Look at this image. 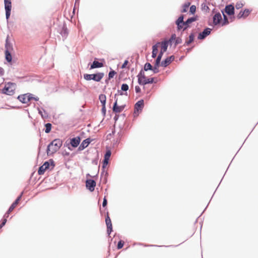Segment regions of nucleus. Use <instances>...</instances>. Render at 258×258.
<instances>
[{
    "label": "nucleus",
    "instance_id": "1",
    "mask_svg": "<svg viewBox=\"0 0 258 258\" xmlns=\"http://www.w3.org/2000/svg\"><path fill=\"white\" fill-rule=\"evenodd\" d=\"M138 82L140 85L143 86V90H146V85L148 84L156 83L157 80H155L154 78H147L144 72L141 71L137 76Z\"/></svg>",
    "mask_w": 258,
    "mask_h": 258
},
{
    "label": "nucleus",
    "instance_id": "43",
    "mask_svg": "<svg viewBox=\"0 0 258 258\" xmlns=\"http://www.w3.org/2000/svg\"><path fill=\"white\" fill-rule=\"evenodd\" d=\"M107 199L106 198V197H105L103 199V203H102V206L103 207H105L107 205Z\"/></svg>",
    "mask_w": 258,
    "mask_h": 258
},
{
    "label": "nucleus",
    "instance_id": "22",
    "mask_svg": "<svg viewBox=\"0 0 258 258\" xmlns=\"http://www.w3.org/2000/svg\"><path fill=\"white\" fill-rule=\"evenodd\" d=\"M5 56L6 59L8 62H11L12 59V57L10 52H8V50H5Z\"/></svg>",
    "mask_w": 258,
    "mask_h": 258
},
{
    "label": "nucleus",
    "instance_id": "35",
    "mask_svg": "<svg viewBox=\"0 0 258 258\" xmlns=\"http://www.w3.org/2000/svg\"><path fill=\"white\" fill-rule=\"evenodd\" d=\"M124 245V242L122 240H120L117 244V248L120 249Z\"/></svg>",
    "mask_w": 258,
    "mask_h": 258
},
{
    "label": "nucleus",
    "instance_id": "45",
    "mask_svg": "<svg viewBox=\"0 0 258 258\" xmlns=\"http://www.w3.org/2000/svg\"><path fill=\"white\" fill-rule=\"evenodd\" d=\"M135 91H136V92L137 93H140V92H141V90L140 87L139 86H136L135 87Z\"/></svg>",
    "mask_w": 258,
    "mask_h": 258
},
{
    "label": "nucleus",
    "instance_id": "41",
    "mask_svg": "<svg viewBox=\"0 0 258 258\" xmlns=\"http://www.w3.org/2000/svg\"><path fill=\"white\" fill-rule=\"evenodd\" d=\"M111 156V152L110 151H107L106 152V154H105L104 157L105 158L109 159L110 157Z\"/></svg>",
    "mask_w": 258,
    "mask_h": 258
},
{
    "label": "nucleus",
    "instance_id": "46",
    "mask_svg": "<svg viewBox=\"0 0 258 258\" xmlns=\"http://www.w3.org/2000/svg\"><path fill=\"white\" fill-rule=\"evenodd\" d=\"M102 112L105 114L106 113V107L105 104H102Z\"/></svg>",
    "mask_w": 258,
    "mask_h": 258
},
{
    "label": "nucleus",
    "instance_id": "3",
    "mask_svg": "<svg viewBox=\"0 0 258 258\" xmlns=\"http://www.w3.org/2000/svg\"><path fill=\"white\" fill-rule=\"evenodd\" d=\"M176 38V35L175 34H173L170 38L168 40H165L160 43V47H161V49L160 51V53L163 54L164 52L166 51L167 49V47L169 43H172L173 40H175Z\"/></svg>",
    "mask_w": 258,
    "mask_h": 258
},
{
    "label": "nucleus",
    "instance_id": "24",
    "mask_svg": "<svg viewBox=\"0 0 258 258\" xmlns=\"http://www.w3.org/2000/svg\"><path fill=\"white\" fill-rule=\"evenodd\" d=\"M195 35L193 33H191L189 36L188 39L186 41V43L187 45L192 42L194 40Z\"/></svg>",
    "mask_w": 258,
    "mask_h": 258
},
{
    "label": "nucleus",
    "instance_id": "27",
    "mask_svg": "<svg viewBox=\"0 0 258 258\" xmlns=\"http://www.w3.org/2000/svg\"><path fill=\"white\" fill-rule=\"evenodd\" d=\"M5 47H6V50H8V52H10L11 51H12L13 50L12 45L8 42L7 40L6 41Z\"/></svg>",
    "mask_w": 258,
    "mask_h": 258
},
{
    "label": "nucleus",
    "instance_id": "5",
    "mask_svg": "<svg viewBox=\"0 0 258 258\" xmlns=\"http://www.w3.org/2000/svg\"><path fill=\"white\" fill-rule=\"evenodd\" d=\"M224 20L222 22V16L220 13H216L213 17V23L215 25H217L221 23L222 26L225 25L228 23V19L226 16L223 14Z\"/></svg>",
    "mask_w": 258,
    "mask_h": 258
},
{
    "label": "nucleus",
    "instance_id": "50",
    "mask_svg": "<svg viewBox=\"0 0 258 258\" xmlns=\"http://www.w3.org/2000/svg\"><path fill=\"white\" fill-rule=\"evenodd\" d=\"M157 67L155 66V67L153 69L154 73H157L158 72V69Z\"/></svg>",
    "mask_w": 258,
    "mask_h": 258
},
{
    "label": "nucleus",
    "instance_id": "9",
    "mask_svg": "<svg viewBox=\"0 0 258 258\" xmlns=\"http://www.w3.org/2000/svg\"><path fill=\"white\" fill-rule=\"evenodd\" d=\"M22 195H21L19 197L17 198L16 201L12 204V205L9 208L7 212L5 214V217H8L9 216V214L14 210V209L18 205L19 201L21 199Z\"/></svg>",
    "mask_w": 258,
    "mask_h": 258
},
{
    "label": "nucleus",
    "instance_id": "37",
    "mask_svg": "<svg viewBox=\"0 0 258 258\" xmlns=\"http://www.w3.org/2000/svg\"><path fill=\"white\" fill-rule=\"evenodd\" d=\"M196 10V7L195 6L192 5L190 7V12L191 14H194Z\"/></svg>",
    "mask_w": 258,
    "mask_h": 258
},
{
    "label": "nucleus",
    "instance_id": "51",
    "mask_svg": "<svg viewBox=\"0 0 258 258\" xmlns=\"http://www.w3.org/2000/svg\"><path fill=\"white\" fill-rule=\"evenodd\" d=\"M4 74V70L2 68H0V76L3 75Z\"/></svg>",
    "mask_w": 258,
    "mask_h": 258
},
{
    "label": "nucleus",
    "instance_id": "4",
    "mask_svg": "<svg viewBox=\"0 0 258 258\" xmlns=\"http://www.w3.org/2000/svg\"><path fill=\"white\" fill-rule=\"evenodd\" d=\"M104 74L102 73H99L95 74H84V78L85 80L89 81L93 80L96 82H99L103 78Z\"/></svg>",
    "mask_w": 258,
    "mask_h": 258
},
{
    "label": "nucleus",
    "instance_id": "40",
    "mask_svg": "<svg viewBox=\"0 0 258 258\" xmlns=\"http://www.w3.org/2000/svg\"><path fill=\"white\" fill-rule=\"evenodd\" d=\"M8 217H5V215H4V219L1 224H0V228H2L3 226H4L7 222V218Z\"/></svg>",
    "mask_w": 258,
    "mask_h": 258
},
{
    "label": "nucleus",
    "instance_id": "33",
    "mask_svg": "<svg viewBox=\"0 0 258 258\" xmlns=\"http://www.w3.org/2000/svg\"><path fill=\"white\" fill-rule=\"evenodd\" d=\"M116 74V72L114 71H111L108 74V78L109 79H110L114 76L115 74Z\"/></svg>",
    "mask_w": 258,
    "mask_h": 258
},
{
    "label": "nucleus",
    "instance_id": "6",
    "mask_svg": "<svg viewBox=\"0 0 258 258\" xmlns=\"http://www.w3.org/2000/svg\"><path fill=\"white\" fill-rule=\"evenodd\" d=\"M16 85L14 83H8L2 90L4 94L8 95H13L15 93Z\"/></svg>",
    "mask_w": 258,
    "mask_h": 258
},
{
    "label": "nucleus",
    "instance_id": "16",
    "mask_svg": "<svg viewBox=\"0 0 258 258\" xmlns=\"http://www.w3.org/2000/svg\"><path fill=\"white\" fill-rule=\"evenodd\" d=\"M81 142V138L77 137L71 139L70 144L73 147H78Z\"/></svg>",
    "mask_w": 258,
    "mask_h": 258
},
{
    "label": "nucleus",
    "instance_id": "44",
    "mask_svg": "<svg viewBox=\"0 0 258 258\" xmlns=\"http://www.w3.org/2000/svg\"><path fill=\"white\" fill-rule=\"evenodd\" d=\"M177 25V28L178 30H180L182 28L184 29V27H185V25H182V23H177L176 24Z\"/></svg>",
    "mask_w": 258,
    "mask_h": 258
},
{
    "label": "nucleus",
    "instance_id": "42",
    "mask_svg": "<svg viewBox=\"0 0 258 258\" xmlns=\"http://www.w3.org/2000/svg\"><path fill=\"white\" fill-rule=\"evenodd\" d=\"M237 18L238 19H240V18H244V15H243V12H242V11H240V12H239V14L237 15Z\"/></svg>",
    "mask_w": 258,
    "mask_h": 258
},
{
    "label": "nucleus",
    "instance_id": "29",
    "mask_svg": "<svg viewBox=\"0 0 258 258\" xmlns=\"http://www.w3.org/2000/svg\"><path fill=\"white\" fill-rule=\"evenodd\" d=\"M190 3L189 2L184 4L183 6V10L182 11V12H183V13L186 12L189 7V6H190Z\"/></svg>",
    "mask_w": 258,
    "mask_h": 258
},
{
    "label": "nucleus",
    "instance_id": "11",
    "mask_svg": "<svg viewBox=\"0 0 258 258\" xmlns=\"http://www.w3.org/2000/svg\"><path fill=\"white\" fill-rule=\"evenodd\" d=\"M49 163L48 162H45L41 166H40L38 171L39 175H42L44 173L45 171L49 168Z\"/></svg>",
    "mask_w": 258,
    "mask_h": 258
},
{
    "label": "nucleus",
    "instance_id": "14",
    "mask_svg": "<svg viewBox=\"0 0 258 258\" xmlns=\"http://www.w3.org/2000/svg\"><path fill=\"white\" fill-rule=\"evenodd\" d=\"M211 33V29L207 28L203 32L200 33L198 36L199 39H203Z\"/></svg>",
    "mask_w": 258,
    "mask_h": 258
},
{
    "label": "nucleus",
    "instance_id": "34",
    "mask_svg": "<svg viewBox=\"0 0 258 258\" xmlns=\"http://www.w3.org/2000/svg\"><path fill=\"white\" fill-rule=\"evenodd\" d=\"M243 14L244 15V18H246L250 13V11L248 9H245L244 11H242Z\"/></svg>",
    "mask_w": 258,
    "mask_h": 258
},
{
    "label": "nucleus",
    "instance_id": "20",
    "mask_svg": "<svg viewBox=\"0 0 258 258\" xmlns=\"http://www.w3.org/2000/svg\"><path fill=\"white\" fill-rule=\"evenodd\" d=\"M103 67V64L102 62H99L98 61L94 60L93 63L91 64L90 69H93L95 68H99Z\"/></svg>",
    "mask_w": 258,
    "mask_h": 258
},
{
    "label": "nucleus",
    "instance_id": "23",
    "mask_svg": "<svg viewBox=\"0 0 258 258\" xmlns=\"http://www.w3.org/2000/svg\"><path fill=\"white\" fill-rule=\"evenodd\" d=\"M99 99L102 104H106V97L104 94H100L99 96Z\"/></svg>",
    "mask_w": 258,
    "mask_h": 258
},
{
    "label": "nucleus",
    "instance_id": "36",
    "mask_svg": "<svg viewBox=\"0 0 258 258\" xmlns=\"http://www.w3.org/2000/svg\"><path fill=\"white\" fill-rule=\"evenodd\" d=\"M153 88V87H150L149 86L146 85V90H144L146 93H149V92H150V91H151V90Z\"/></svg>",
    "mask_w": 258,
    "mask_h": 258
},
{
    "label": "nucleus",
    "instance_id": "8",
    "mask_svg": "<svg viewBox=\"0 0 258 258\" xmlns=\"http://www.w3.org/2000/svg\"><path fill=\"white\" fill-rule=\"evenodd\" d=\"M125 106V105H119L117 103V99H116L112 108L113 112L115 114L119 113L123 110Z\"/></svg>",
    "mask_w": 258,
    "mask_h": 258
},
{
    "label": "nucleus",
    "instance_id": "15",
    "mask_svg": "<svg viewBox=\"0 0 258 258\" xmlns=\"http://www.w3.org/2000/svg\"><path fill=\"white\" fill-rule=\"evenodd\" d=\"M144 107V101L143 100H141L138 101L135 105V113L136 111L139 112V111H141Z\"/></svg>",
    "mask_w": 258,
    "mask_h": 258
},
{
    "label": "nucleus",
    "instance_id": "39",
    "mask_svg": "<svg viewBox=\"0 0 258 258\" xmlns=\"http://www.w3.org/2000/svg\"><path fill=\"white\" fill-rule=\"evenodd\" d=\"M8 217H5V215H4V219L1 224H0V228H2L3 226H4L7 222V218Z\"/></svg>",
    "mask_w": 258,
    "mask_h": 258
},
{
    "label": "nucleus",
    "instance_id": "32",
    "mask_svg": "<svg viewBox=\"0 0 258 258\" xmlns=\"http://www.w3.org/2000/svg\"><path fill=\"white\" fill-rule=\"evenodd\" d=\"M121 89L122 91H126L128 89V86L126 84H123L121 85Z\"/></svg>",
    "mask_w": 258,
    "mask_h": 258
},
{
    "label": "nucleus",
    "instance_id": "12",
    "mask_svg": "<svg viewBox=\"0 0 258 258\" xmlns=\"http://www.w3.org/2000/svg\"><path fill=\"white\" fill-rule=\"evenodd\" d=\"M87 187L91 191H93L94 190L95 187L96 186V182L92 179L87 180L86 182Z\"/></svg>",
    "mask_w": 258,
    "mask_h": 258
},
{
    "label": "nucleus",
    "instance_id": "13",
    "mask_svg": "<svg viewBox=\"0 0 258 258\" xmlns=\"http://www.w3.org/2000/svg\"><path fill=\"white\" fill-rule=\"evenodd\" d=\"M105 222L107 228V232L109 234L112 230V226L111 219L108 215V213H107V216L105 218Z\"/></svg>",
    "mask_w": 258,
    "mask_h": 258
},
{
    "label": "nucleus",
    "instance_id": "18",
    "mask_svg": "<svg viewBox=\"0 0 258 258\" xmlns=\"http://www.w3.org/2000/svg\"><path fill=\"white\" fill-rule=\"evenodd\" d=\"M225 12L228 15H232L234 13V7L231 5L227 6L225 7Z\"/></svg>",
    "mask_w": 258,
    "mask_h": 258
},
{
    "label": "nucleus",
    "instance_id": "49",
    "mask_svg": "<svg viewBox=\"0 0 258 258\" xmlns=\"http://www.w3.org/2000/svg\"><path fill=\"white\" fill-rule=\"evenodd\" d=\"M128 60H125L124 61V63H123V64H122V66L121 68H125L126 66L128 64Z\"/></svg>",
    "mask_w": 258,
    "mask_h": 258
},
{
    "label": "nucleus",
    "instance_id": "28",
    "mask_svg": "<svg viewBox=\"0 0 258 258\" xmlns=\"http://www.w3.org/2000/svg\"><path fill=\"white\" fill-rule=\"evenodd\" d=\"M45 132L46 133H49L50 132L51 129V124L50 123H47L45 124Z\"/></svg>",
    "mask_w": 258,
    "mask_h": 258
},
{
    "label": "nucleus",
    "instance_id": "26",
    "mask_svg": "<svg viewBox=\"0 0 258 258\" xmlns=\"http://www.w3.org/2000/svg\"><path fill=\"white\" fill-rule=\"evenodd\" d=\"M160 47V43H157L156 44L152 47V52H154L156 53L158 52V48Z\"/></svg>",
    "mask_w": 258,
    "mask_h": 258
},
{
    "label": "nucleus",
    "instance_id": "30",
    "mask_svg": "<svg viewBox=\"0 0 258 258\" xmlns=\"http://www.w3.org/2000/svg\"><path fill=\"white\" fill-rule=\"evenodd\" d=\"M144 70L146 71L152 70V66L150 63H146L144 66Z\"/></svg>",
    "mask_w": 258,
    "mask_h": 258
},
{
    "label": "nucleus",
    "instance_id": "7",
    "mask_svg": "<svg viewBox=\"0 0 258 258\" xmlns=\"http://www.w3.org/2000/svg\"><path fill=\"white\" fill-rule=\"evenodd\" d=\"M5 9L6 10V19L8 20L11 15L12 9L11 0H4Z\"/></svg>",
    "mask_w": 258,
    "mask_h": 258
},
{
    "label": "nucleus",
    "instance_id": "10",
    "mask_svg": "<svg viewBox=\"0 0 258 258\" xmlns=\"http://www.w3.org/2000/svg\"><path fill=\"white\" fill-rule=\"evenodd\" d=\"M32 98L29 94L21 95L18 97V99L23 103H28Z\"/></svg>",
    "mask_w": 258,
    "mask_h": 258
},
{
    "label": "nucleus",
    "instance_id": "2",
    "mask_svg": "<svg viewBox=\"0 0 258 258\" xmlns=\"http://www.w3.org/2000/svg\"><path fill=\"white\" fill-rule=\"evenodd\" d=\"M62 145V141L59 139H56L52 141L48 146L47 149V154H52L57 151Z\"/></svg>",
    "mask_w": 258,
    "mask_h": 258
},
{
    "label": "nucleus",
    "instance_id": "47",
    "mask_svg": "<svg viewBox=\"0 0 258 258\" xmlns=\"http://www.w3.org/2000/svg\"><path fill=\"white\" fill-rule=\"evenodd\" d=\"M108 160H109L108 159L104 158V161H103V167H104V166L105 165H107L108 164Z\"/></svg>",
    "mask_w": 258,
    "mask_h": 258
},
{
    "label": "nucleus",
    "instance_id": "17",
    "mask_svg": "<svg viewBox=\"0 0 258 258\" xmlns=\"http://www.w3.org/2000/svg\"><path fill=\"white\" fill-rule=\"evenodd\" d=\"M90 143V139L89 138H88L85 140H84L81 144L79 147L78 150L79 151H82L84 150L85 148L88 147V146Z\"/></svg>",
    "mask_w": 258,
    "mask_h": 258
},
{
    "label": "nucleus",
    "instance_id": "38",
    "mask_svg": "<svg viewBox=\"0 0 258 258\" xmlns=\"http://www.w3.org/2000/svg\"><path fill=\"white\" fill-rule=\"evenodd\" d=\"M243 4L241 3H237L235 5V8L237 9H240L243 7Z\"/></svg>",
    "mask_w": 258,
    "mask_h": 258
},
{
    "label": "nucleus",
    "instance_id": "48",
    "mask_svg": "<svg viewBox=\"0 0 258 258\" xmlns=\"http://www.w3.org/2000/svg\"><path fill=\"white\" fill-rule=\"evenodd\" d=\"M174 41H175V45H177V44H178V43H180V39L179 38H176L175 40H173V42Z\"/></svg>",
    "mask_w": 258,
    "mask_h": 258
},
{
    "label": "nucleus",
    "instance_id": "19",
    "mask_svg": "<svg viewBox=\"0 0 258 258\" xmlns=\"http://www.w3.org/2000/svg\"><path fill=\"white\" fill-rule=\"evenodd\" d=\"M174 59L173 56L167 57L164 61L161 62V66L163 67H167L169 65L172 60Z\"/></svg>",
    "mask_w": 258,
    "mask_h": 258
},
{
    "label": "nucleus",
    "instance_id": "53",
    "mask_svg": "<svg viewBox=\"0 0 258 258\" xmlns=\"http://www.w3.org/2000/svg\"><path fill=\"white\" fill-rule=\"evenodd\" d=\"M117 118H118V116H117L116 115H115V116L114 117V119L115 120H117Z\"/></svg>",
    "mask_w": 258,
    "mask_h": 258
},
{
    "label": "nucleus",
    "instance_id": "52",
    "mask_svg": "<svg viewBox=\"0 0 258 258\" xmlns=\"http://www.w3.org/2000/svg\"><path fill=\"white\" fill-rule=\"evenodd\" d=\"M157 54L154 52H152V56L153 58H155L157 56Z\"/></svg>",
    "mask_w": 258,
    "mask_h": 258
},
{
    "label": "nucleus",
    "instance_id": "21",
    "mask_svg": "<svg viewBox=\"0 0 258 258\" xmlns=\"http://www.w3.org/2000/svg\"><path fill=\"white\" fill-rule=\"evenodd\" d=\"M196 20V19L195 18H190L188 19L185 22V27H184V30L186 29L188 27V25L192 22L195 21Z\"/></svg>",
    "mask_w": 258,
    "mask_h": 258
},
{
    "label": "nucleus",
    "instance_id": "31",
    "mask_svg": "<svg viewBox=\"0 0 258 258\" xmlns=\"http://www.w3.org/2000/svg\"><path fill=\"white\" fill-rule=\"evenodd\" d=\"M177 23H182V25H184L185 22H183V16H180L178 19L177 20L176 22V24Z\"/></svg>",
    "mask_w": 258,
    "mask_h": 258
},
{
    "label": "nucleus",
    "instance_id": "25",
    "mask_svg": "<svg viewBox=\"0 0 258 258\" xmlns=\"http://www.w3.org/2000/svg\"><path fill=\"white\" fill-rule=\"evenodd\" d=\"M162 55H163V54L159 53L158 56H157V59L156 60V62H155V66L157 67H159V64L160 63V61H161V58L162 57Z\"/></svg>",
    "mask_w": 258,
    "mask_h": 258
}]
</instances>
